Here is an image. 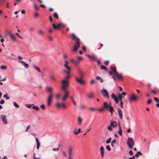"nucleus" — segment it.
<instances>
[{
	"label": "nucleus",
	"instance_id": "f257e3e1",
	"mask_svg": "<svg viewBox=\"0 0 159 159\" xmlns=\"http://www.w3.org/2000/svg\"><path fill=\"white\" fill-rule=\"evenodd\" d=\"M103 107L104 109L107 110H109L111 113V115L112 116L113 114V112L114 111L113 107L111 105H108L107 101L103 103Z\"/></svg>",
	"mask_w": 159,
	"mask_h": 159
},
{
	"label": "nucleus",
	"instance_id": "f03ea898",
	"mask_svg": "<svg viewBox=\"0 0 159 159\" xmlns=\"http://www.w3.org/2000/svg\"><path fill=\"white\" fill-rule=\"evenodd\" d=\"M62 83L61 87V90L63 91H68L67 88L69 86V82L66 80H63L62 81Z\"/></svg>",
	"mask_w": 159,
	"mask_h": 159
},
{
	"label": "nucleus",
	"instance_id": "7ed1b4c3",
	"mask_svg": "<svg viewBox=\"0 0 159 159\" xmlns=\"http://www.w3.org/2000/svg\"><path fill=\"white\" fill-rule=\"evenodd\" d=\"M127 144L130 149H132L134 145V140L132 138H128L127 140Z\"/></svg>",
	"mask_w": 159,
	"mask_h": 159
},
{
	"label": "nucleus",
	"instance_id": "20e7f679",
	"mask_svg": "<svg viewBox=\"0 0 159 159\" xmlns=\"http://www.w3.org/2000/svg\"><path fill=\"white\" fill-rule=\"evenodd\" d=\"M101 92L104 97L107 98L109 97V93L106 89H103L101 90Z\"/></svg>",
	"mask_w": 159,
	"mask_h": 159
},
{
	"label": "nucleus",
	"instance_id": "39448f33",
	"mask_svg": "<svg viewBox=\"0 0 159 159\" xmlns=\"http://www.w3.org/2000/svg\"><path fill=\"white\" fill-rule=\"evenodd\" d=\"M53 96V93H51L50 94H49L47 99V105L48 106H50L51 105V102Z\"/></svg>",
	"mask_w": 159,
	"mask_h": 159
},
{
	"label": "nucleus",
	"instance_id": "423d86ee",
	"mask_svg": "<svg viewBox=\"0 0 159 159\" xmlns=\"http://www.w3.org/2000/svg\"><path fill=\"white\" fill-rule=\"evenodd\" d=\"M72 36H73V39L74 40H75V39H76V40H75L76 44L78 46V48H80V42L79 41V39L78 38H77L74 34H72Z\"/></svg>",
	"mask_w": 159,
	"mask_h": 159
},
{
	"label": "nucleus",
	"instance_id": "0eeeda50",
	"mask_svg": "<svg viewBox=\"0 0 159 159\" xmlns=\"http://www.w3.org/2000/svg\"><path fill=\"white\" fill-rule=\"evenodd\" d=\"M56 106L58 108H60L61 107H62L64 108L66 107V105L64 103H57L56 104Z\"/></svg>",
	"mask_w": 159,
	"mask_h": 159
},
{
	"label": "nucleus",
	"instance_id": "6e6552de",
	"mask_svg": "<svg viewBox=\"0 0 159 159\" xmlns=\"http://www.w3.org/2000/svg\"><path fill=\"white\" fill-rule=\"evenodd\" d=\"M137 100V98L136 96L134 93H133L131 96L129 98V101L131 100L134 101Z\"/></svg>",
	"mask_w": 159,
	"mask_h": 159
},
{
	"label": "nucleus",
	"instance_id": "1a4fd4ad",
	"mask_svg": "<svg viewBox=\"0 0 159 159\" xmlns=\"http://www.w3.org/2000/svg\"><path fill=\"white\" fill-rule=\"evenodd\" d=\"M2 121L4 124H7V122L6 120V116L5 115H2L1 116Z\"/></svg>",
	"mask_w": 159,
	"mask_h": 159
},
{
	"label": "nucleus",
	"instance_id": "9d476101",
	"mask_svg": "<svg viewBox=\"0 0 159 159\" xmlns=\"http://www.w3.org/2000/svg\"><path fill=\"white\" fill-rule=\"evenodd\" d=\"M45 89L49 93V94H50L51 93H52V91L53 90L52 87L47 86L46 87Z\"/></svg>",
	"mask_w": 159,
	"mask_h": 159
},
{
	"label": "nucleus",
	"instance_id": "9b49d317",
	"mask_svg": "<svg viewBox=\"0 0 159 159\" xmlns=\"http://www.w3.org/2000/svg\"><path fill=\"white\" fill-rule=\"evenodd\" d=\"M73 149L71 147H69L68 148V153L69 156H73Z\"/></svg>",
	"mask_w": 159,
	"mask_h": 159
},
{
	"label": "nucleus",
	"instance_id": "f8f14e48",
	"mask_svg": "<svg viewBox=\"0 0 159 159\" xmlns=\"http://www.w3.org/2000/svg\"><path fill=\"white\" fill-rule=\"evenodd\" d=\"M63 91L65 93L64 95V96L63 98H62V100L64 101H65L67 98L68 96L69 92L68 90Z\"/></svg>",
	"mask_w": 159,
	"mask_h": 159
},
{
	"label": "nucleus",
	"instance_id": "ddd939ff",
	"mask_svg": "<svg viewBox=\"0 0 159 159\" xmlns=\"http://www.w3.org/2000/svg\"><path fill=\"white\" fill-rule=\"evenodd\" d=\"M19 62H20L23 65L25 68L28 69L29 67V65L26 63L25 61H19Z\"/></svg>",
	"mask_w": 159,
	"mask_h": 159
},
{
	"label": "nucleus",
	"instance_id": "4468645a",
	"mask_svg": "<svg viewBox=\"0 0 159 159\" xmlns=\"http://www.w3.org/2000/svg\"><path fill=\"white\" fill-rule=\"evenodd\" d=\"M65 64H64V67L68 70H71V68L70 67H69L68 65L67 64H68V62L67 61H64Z\"/></svg>",
	"mask_w": 159,
	"mask_h": 159
},
{
	"label": "nucleus",
	"instance_id": "2eb2a0df",
	"mask_svg": "<svg viewBox=\"0 0 159 159\" xmlns=\"http://www.w3.org/2000/svg\"><path fill=\"white\" fill-rule=\"evenodd\" d=\"M113 75H115L118 80H120L122 78V75L121 74H119L117 72L114 73Z\"/></svg>",
	"mask_w": 159,
	"mask_h": 159
},
{
	"label": "nucleus",
	"instance_id": "dca6fc26",
	"mask_svg": "<svg viewBox=\"0 0 159 159\" xmlns=\"http://www.w3.org/2000/svg\"><path fill=\"white\" fill-rule=\"evenodd\" d=\"M100 150L101 151V155L102 157H103L104 153V149L103 146H101L100 148Z\"/></svg>",
	"mask_w": 159,
	"mask_h": 159
},
{
	"label": "nucleus",
	"instance_id": "f3484780",
	"mask_svg": "<svg viewBox=\"0 0 159 159\" xmlns=\"http://www.w3.org/2000/svg\"><path fill=\"white\" fill-rule=\"evenodd\" d=\"M117 109L119 116L120 119H121L122 116V111L120 108H118Z\"/></svg>",
	"mask_w": 159,
	"mask_h": 159
},
{
	"label": "nucleus",
	"instance_id": "a211bd4d",
	"mask_svg": "<svg viewBox=\"0 0 159 159\" xmlns=\"http://www.w3.org/2000/svg\"><path fill=\"white\" fill-rule=\"evenodd\" d=\"M76 81L77 82L81 84H84V81H83L82 79H80L78 78H76Z\"/></svg>",
	"mask_w": 159,
	"mask_h": 159
},
{
	"label": "nucleus",
	"instance_id": "6ab92c4d",
	"mask_svg": "<svg viewBox=\"0 0 159 159\" xmlns=\"http://www.w3.org/2000/svg\"><path fill=\"white\" fill-rule=\"evenodd\" d=\"M110 125L113 127H116L117 125V123L114 121H111V122Z\"/></svg>",
	"mask_w": 159,
	"mask_h": 159
},
{
	"label": "nucleus",
	"instance_id": "aec40b11",
	"mask_svg": "<svg viewBox=\"0 0 159 159\" xmlns=\"http://www.w3.org/2000/svg\"><path fill=\"white\" fill-rule=\"evenodd\" d=\"M52 25L54 29L55 30L59 29L60 28L59 24L56 25L54 23H53Z\"/></svg>",
	"mask_w": 159,
	"mask_h": 159
},
{
	"label": "nucleus",
	"instance_id": "412c9836",
	"mask_svg": "<svg viewBox=\"0 0 159 159\" xmlns=\"http://www.w3.org/2000/svg\"><path fill=\"white\" fill-rule=\"evenodd\" d=\"M111 70L114 72V73H117L116 70V68L115 66H111Z\"/></svg>",
	"mask_w": 159,
	"mask_h": 159
},
{
	"label": "nucleus",
	"instance_id": "4be33fe9",
	"mask_svg": "<svg viewBox=\"0 0 159 159\" xmlns=\"http://www.w3.org/2000/svg\"><path fill=\"white\" fill-rule=\"evenodd\" d=\"M9 36H10V38L11 39L13 40H16V37L13 34H10Z\"/></svg>",
	"mask_w": 159,
	"mask_h": 159
},
{
	"label": "nucleus",
	"instance_id": "5701e85b",
	"mask_svg": "<svg viewBox=\"0 0 159 159\" xmlns=\"http://www.w3.org/2000/svg\"><path fill=\"white\" fill-rule=\"evenodd\" d=\"M96 79L98 80H99L100 82L102 83L103 82V80L100 77L97 76L96 77Z\"/></svg>",
	"mask_w": 159,
	"mask_h": 159
},
{
	"label": "nucleus",
	"instance_id": "b1692460",
	"mask_svg": "<svg viewBox=\"0 0 159 159\" xmlns=\"http://www.w3.org/2000/svg\"><path fill=\"white\" fill-rule=\"evenodd\" d=\"M118 98L121 102H122V98H124V97L121 95V94H119L118 95Z\"/></svg>",
	"mask_w": 159,
	"mask_h": 159
},
{
	"label": "nucleus",
	"instance_id": "393cba45",
	"mask_svg": "<svg viewBox=\"0 0 159 159\" xmlns=\"http://www.w3.org/2000/svg\"><path fill=\"white\" fill-rule=\"evenodd\" d=\"M78 124L79 125H80L81 124L82 120L81 118L79 116L78 117Z\"/></svg>",
	"mask_w": 159,
	"mask_h": 159
},
{
	"label": "nucleus",
	"instance_id": "a878e982",
	"mask_svg": "<svg viewBox=\"0 0 159 159\" xmlns=\"http://www.w3.org/2000/svg\"><path fill=\"white\" fill-rule=\"evenodd\" d=\"M34 69L38 72H40V70L39 67L35 65L34 66Z\"/></svg>",
	"mask_w": 159,
	"mask_h": 159
},
{
	"label": "nucleus",
	"instance_id": "bb28decb",
	"mask_svg": "<svg viewBox=\"0 0 159 159\" xmlns=\"http://www.w3.org/2000/svg\"><path fill=\"white\" fill-rule=\"evenodd\" d=\"M142 155V154L141 152H140L139 151L137 153L135 154V156L136 157H138L139 156V155Z\"/></svg>",
	"mask_w": 159,
	"mask_h": 159
},
{
	"label": "nucleus",
	"instance_id": "cd10ccee",
	"mask_svg": "<svg viewBox=\"0 0 159 159\" xmlns=\"http://www.w3.org/2000/svg\"><path fill=\"white\" fill-rule=\"evenodd\" d=\"M111 96L112 98L114 99V100H115L116 99L118 98L117 97H116L115 95L113 93L111 94Z\"/></svg>",
	"mask_w": 159,
	"mask_h": 159
},
{
	"label": "nucleus",
	"instance_id": "c85d7f7f",
	"mask_svg": "<svg viewBox=\"0 0 159 159\" xmlns=\"http://www.w3.org/2000/svg\"><path fill=\"white\" fill-rule=\"evenodd\" d=\"M54 17L56 18V19H58V15L56 12H55L53 15Z\"/></svg>",
	"mask_w": 159,
	"mask_h": 159
},
{
	"label": "nucleus",
	"instance_id": "c756f323",
	"mask_svg": "<svg viewBox=\"0 0 159 159\" xmlns=\"http://www.w3.org/2000/svg\"><path fill=\"white\" fill-rule=\"evenodd\" d=\"M0 68L2 70H6L7 69V66L5 65H2L1 66Z\"/></svg>",
	"mask_w": 159,
	"mask_h": 159
},
{
	"label": "nucleus",
	"instance_id": "7c9ffc66",
	"mask_svg": "<svg viewBox=\"0 0 159 159\" xmlns=\"http://www.w3.org/2000/svg\"><path fill=\"white\" fill-rule=\"evenodd\" d=\"M38 32L39 34L41 35H43L44 34V32L42 30H39Z\"/></svg>",
	"mask_w": 159,
	"mask_h": 159
},
{
	"label": "nucleus",
	"instance_id": "2f4dec72",
	"mask_svg": "<svg viewBox=\"0 0 159 159\" xmlns=\"http://www.w3.org/2000/svg\"><path fill=\"white\" fill-rule=\"evenodd\" d=\"M64 70L63 71L65 73L68 75H69L70 74V70Z\"/></svg>",
	"mask_w": 159,
	"mask_h": 159
},
{
	"label": "nucleus",
	"instance_id": "473e14b6",
	"mask_svg": "<svg viewBox=\"0 0 159 159\" xmlns=\"http://www.w3.org/2000/svg\"><path fill=\"white\" fill-rule=\"evenodd\" d=\"M32 108L35 109L37 111L39 110V108L37 106H34L32 107Z\"/></svg>",
	"mask_w": 159,
	"mask_h": 159
},
{
	"label": "nucleus",
	"instance_id": "72a5a7b5",
	"mask_svg": "<svg viewBox=\"0 0 159 159\" xmlns=\"http://www.w3.org/2000/svg\"><path fill=\"white\" fill-rule=\"evenodd\" d=\"M79 48L78 47V46L76 44V45H75L74 46V48L73 49V51L74 52L76 51Z\"/></svg>",
	"mask_w": 159,
	"mask_h": 159
},
{
	"label": "nucleus",
	"instance_id": "f704fd0d",
	"mask_svg": "<svg viewBox=\"0 0 159 159\" xmlns=\"http://www.w3.org/2000/svg\"><path fill=\"white\" fill-rule=\"evenodd\" d=\"M34 105V104H26L25 105V106L29 108H30L32 106H33Z\"/></svg>",
	"mask_w": 159,
	"mask_h": 159
},
{
	"label": "nucleus",
	"instance_id": "c9c22d12",
	"mask_svg": "<svg viewBox=\"0 0 159 159\" xmlns=\"http://www.w3.org/2000/svg\"><path fill=\"white\" fill-rule=\"evenodd\" d=\"M14 106L16 108H18L19 107V105L16 103V102H13Z\"/></svg>",
	"mask_w": 159,
	"mask_h": 159
},
{
	"label": "nucleus",
	"instance_id": "e433bc0d",
	"mask_svg": "<svg viewBox=\"0 0 159 159\" xmlns=\"http://www.w3.org/2000/svg\"><path fill=\"white\" fill-rule=\"evenodd\" d=\"M28 30L30 32L33 31L34 30V28L32 27H30L29 28Z\"/></svg>",
	"mask_w": 159,
	"mask_h": 159
},
{
	"label": "nucleus",
	"instance_id": "4c0bfd02",
	"mask_svg": "<svg viewBox=\"0 0 159 159\" xmlns=\"http://www.w3.org/2000/svg\"><path fill=\"white\" fill-rule=\"evenodd\" d=\"M111 138L110 137L106 141V143L107 144L109 143H110L111 140Z\"/></svg>",
	"mask_w": 159,
	"mask_h": 159
},
{
	"label": "nucleus",
	"instance_id": "58836bf2",
	"mask_svg": "<svg viewBox=\"0 0 159 159\" xmlns=\"http://www.w3.org/2000/svg\"><path fill=\"white\" fill-rule=\"evenodd\" d=\"M3 97L6 98V99L7 100L10 98V97L8 96L7 94H6L3 95Z\"/></svg>",
	"mask_w": 159,
	"mask_h": 159
},
{
	"label": "nucleus",
	"instance_id": "ea45409f",
	"mask_svg": "<svg viewBox=\"0 0 159 159\" xmlns=\"http://www.w3.org/2000/svg\"><path fill=\"white\" fill-rule=\"evenodd\" d=\"M92 60H96V57L94 55H93L91 56V58Z\"/></svg>",
	"mask_w": 159,
	"mask_h": 159
},
{
	"label": "nucleus",
	"instance_id": "a19ab883",
	"mask_svg": "<svg viewBox=\"0 0 159 159\" xmlns=\"http://www.w3.org/2000/svg\"><path fill=\"white\" fill-rule=\"evenodd\" d=\"M101 68L102 70H106L107 69V68L106 66H104L102 65L101 66Z\"/></svg>",
	"mask_w": 159,
	"mask_h": 159
},
{
	"label": "nucleus",
	"instance_id": "79ce46f5",
	"mask_svg": "<svg viewBox=\"0 0 159 159\" xmlns=\"http://www.w3.org/2000/svg\"><path fill=\"white\" fill-rule=\"evenodd\" d=\"M88 97L89 98H91L93 97V94L92 93H90L88 95Z\"/></svg>",
	"mask_w": 159,
	"mask_h": 159
},
{
	"label": "nucleus",
	"instance_id": "37998d69",
	"mask_svg": "<svg viewBox=\"0 0 159 159\" xmlns=\"http://www.w3.org/2000/svg\"><path fill=\"white\" fill-rule=\"evenodd\" d=\"M41 108L43 109L44 110L45 108V105L42 104L40 105Z\"/></svg>",
	"mask_w": 159,
	"mask_h": 159
},
{
	"label": "nucleus",
	"instance_id": "c03bdc74",
	"mask_svg": "<svg viewBox=\"0 0 159 159\" xmlns=\"http://www.w3.org/2000/svg\"><path fill=\"white\" fill-rule=\"evenodd\" d=\"M106 148L107 149L108 151H110L111 150V149L110 148L109 146L107 145L106 147Z\"/></svg>",
	"mask_w": 159,
	"mask_h": 159
},
{
	"label": "nucleus",
	"instance_id": "a18cd8bd",
	"mask_svg": "<svg viewBox=\"0 0 159 159\" xmlns=\"http://www.w3.org/2000/svg\"><path fill=\"white\" fill-rule=\"evenodd\" d=\"M50 78L53 81H56V79L55 78L53 77V76L51 75L50 77Z\"/></svg>",
	"mask_w": 159,
	"mask_h": 159
},
{
	"label": "nucleus",
	"instance_id": "49530a36",
	"mask_svg": "<svg viewBox=\"0 0 159 159\" xmlns=\"http://www.w3.org/2000/svg\"><path fill=\"white\" fill-rule=\"evenodd\" d=\"M30 127H31V125H28L26 127V130H25V131H27L28 129H29L30 128Z\"/></svg>",
	"mask_w": 159,
	"mask_h": 159
},
{
	"label": "nucleus",
	"instance_id": "de8ad7c7",
	"mask_svg": "<svg viewBox=\"0 0 159 159\" xmlns=\"http://www.w3.org/2000/svg\"><path fill=\"white\" fill-rule=\"evenodd\" d=\"M152 100V99H149L147 102V103L148 104H150L151 103Z\"/></svg>",
	"mask_w": 159,
	"mask_h": 159
},
{
	"label": "nucleus",
	"instance_id": "09e8293b",
	"mask_svg": "<svg viewBox=\"0 0 159 159\" xmlns=\"http://www.w3.org/2000/svg\"><path fill=\"white\" fill-rule=\"evenodd\" d=\"M60 28H64L65 27L64 25L62 23H59Z\"/></svg>",
	"mask_w": 159,
	"mask_h": 159
},
{
	"label": "nucleus",
	"instance_id": "8fccbe9b",
	"mask_svg": "<svg viewBox=\"0 0 159 159\" xmlns=\"http://www.w3.org/2000/svg\"><path fill=\"white\" fill-rule=\"evenodd\" d=\"M154 99L156 102H159V100L156 97H154Z\"/></svg>",
	"mask_w": 159,
	"mask_h": 159
},
{
	"label": "nucleus",
	"instance_id": "3c124183",
	"mask_svg": "<svg viewBox=\"0 0 159 159\" xmlns=\"http://www.w3.org/2000/svg\"><path fill=\"white\" fill-rule=\"evenodd\" d=\"M112 126L110 125L107 127V129L110 131H111L112 130Z\"/></svg>",
	"mask_w": 159,
	"mask_h": 159
},
{
	"label": "nucleus",
	"instance_id": "603ef678",
	"mask_svg": "<svg viewBox=\"0 0 159 159\" xmlns=\"http://www.w3.org/2000/svg\"><path fill=\"white\" fill-rule=\"evenodd\" d=\"M17 35V36H18L21 39H22L23 38L21 37L20 35L19 34L17 33H15Z\"/></svg>",
	"mask_w": 159,
	"mask_h": 159
},
{
	"label": "nucleus",
	"instance_id": "864d4df0",
	"mask_svg": "<svg viewBox=\"0 0 159 159\" xmlns=\"http://www.w3.org/2000/svg\"><path fill=\"white\" fill-rule=\"evenodd\" d=\"M118 133L120 135H122V130H119V131L118 132Z\"/></svg>",
	"mask_w": 159,
	"mask_h": 159
},
{
	"label": "nucleus",
	"instance_id": "5fc2aeb1",
	"mask_svg": "<svg viewBox=\"0 0 159 159\" xmlns=\"http://www.w3.org/2000/svg\"><path fill=\"white\" fill-rule=\"evenodd\" d=\"M60 94H58L56 95V98L57 99H58L60 97Z\"/></svg>",
	"mask_w": 159,
	"mask_h": 159
},
{
	"label": "nucleus",
	"instance_id": "6e6d98bb",
	"mask_svg": "<svg viewBox=\"0 0 159 159\" xmlns=\"http://www.w3.org/2000/svg\"><path fill=\"white\" fill-rule=\"evenodd\" d=\"M70 77H71V76L70 75H68L67 76H66V77L65 78V80H67L69 78H70Z\"/></svg>",
	"mask_w": 159,
	"mask_h": 159
},
{
	"label": "nucleus",
	"instance_id": "4d7b16f0",
	"mask_svg": "<svg viewBox=\"0 0 159 159\" xmlns=\"http://www.w3.org/2000/svg\"><path fill=\"white\" fill-rule=\"evenodd\" d=\"M129 153L131 156L133 155V152L132 150H130V151H129Z\"/></svg>",
	"mask_w": 159,
	"mask_h": 159
},
{
	"label": "nucleus",
	"instance_id": "13d9d810",
	"mask_svg": "<svg viewBox=\"0 0 159 159\" xmlns=\"http://www.w3.org/2000/svg\"><path fill=\"white\" fill-rule=\"evenodd\" d=\"M79 63V61H75L74 64L75 65H76L78 64Z\"/></svg>",
	"mask_w": 159,
	"mask_h": 159
},
{
	"label": "nucleus",
	"instance_id": "bf43d9fd",
	"mask_svg": "<svg viewBox=\"0 0 159 159\" xmlns=\"http://www.w3.org/2000/svg\"><path fill=\"white\" fill-rule=\"evenodd\" d=\"M4 101L2 99L0 101V103L1 104H2L4 103Z\"/></svg>",
	"mask_w": 159,
	"mask_h": 159
},
{
	"label": "nucleus",
	"instance_id": "052dcab7",
	"mask_svg": "<svg viewBox=\"0 0 159 159\" xmlns=\"http://www.w3.org/2000/svg\"><path fill=\"white\" fill-rule=\"evenodd\" d=\"M48 39L50 41H52L53 39L52 38L51 36H49L48 37Z\"/></svg>",
	"mask_w": 159,
	"mask_h": 159
},
{
	"label": "nucleus",
	"instance_id": "680f3d73",
	"mask_svg": "<svg viewBox=\"0 0 159 159\" xmlns=\"http://www.w3.org/2000/svg\"><path fill=\"white\" fill-rule=\"evenodd\" d=\"M63 58H66L67 57V56L66 53H64L63 55Z\"/></svg>",
	"mask_w": 159,
	"mask_h": 159
},
{
	"label": "nucleus",
	"instance_id": "e2e57ef3",
	"mask_svg": "<svg viewBox=\"0 0 159 159\" xmlns=\"http://www.w3.org/2000/svg\"><path fill=\"white\" fill-rule=\"evenodd\" d=\"M104 110V107H103V108H102L99 109L98 110L102 112Z\"/></svg>",
	"mask_w": 159,
	"mask_h": 159
},
{
	"label": "nucleus",
	"instance_id": "0e129e2a",
	"mask_svg": "<svg viewBox=\"0 0 159 159\" xmlns=\"http://www.w3.org/2000/svg\"><path fill=\"white\" fill-rule=\"evenodd\" d=\"M121 95H122L124 97L126 93L125 92H122L121 93Z\"/></svg>",
	"mask_w": 159,
	"mask_h": 159
},
{
	"label": "nucleus",
	"instance_id": "69168bd1",
	"mask_svg": "<svg viewBox=\"0 0 159 159\" xmlns=\"http://www.w3.org/2000/svg\"><path fill=\"white\" fill-rule=\"evenodd\" d=\"M104 63L105 65H107L109 63V61H106L104 62Z\"/></svg>",
	"mask_w": 159,
	"mask_h": 159
},
{
	"label": "nucleus",
	"instance_id": "338daca9",
	"mask_svg": "<svg viewBox=\"0 0 159 159\" xmlns=\"http://www.w3.org/2000/svg\"><path fill=\"white\" fill-rule=\"evenodd\" d=\"M21 12L22 14H25V11L24 9L21 10Z\"/></svg>",
	"mask_w": 159,
	"mask_h": 159
},
{
	"label": "nucleus",
	"instance_id": "774afa93",
	"mask_svg": "<svg viewBox=\"0 0 159 159\" xmlns=\"http://www.w3.org/2000/svg\"><path fill=\"white\" fill-rule=\"evenodd\" d=\"M73 156H69L68 159H73Z\"/></svg>",
	"mask_w": 159,
	"mask_h": 159
}]
</instances>
